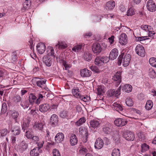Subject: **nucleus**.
<instances>
[{"mask_svg": "<svg viewBox=\"0 0 156 156\" xmlns=\"http://www.w3.org/2000/svg\"><path fill=\"white\" fill-rule=\"evenodd\" d=\"M20 105L24 109H26L29 106V102L26 100L23 101L21 102Z\"/></svg>", "mask_w": 156, "mask_h": 156, "instance_id": "nucleus-40", "label": "nucleus"}, {"mask_svg": "<svg viewBox=\"0 0 156 156\" xmlns=\"http://www.w3.org/2000/svg\"><path fill=\"white\" fill-rule=\"evenodd\" d=\"M135 51L136 53L141 57H144L145 55V51L144 48L140 44H138L136 45Z\"/></svg>", "mask_w": 156, "mask_h": 156, "instance_id": "nucleus-8", "label": "nucleus"}, {"mask_svg": "<svg viewBox=\"0 0 156 156\" xmlns=\"http://www.w3.org/2000/svg\"><path fill=\"white\" fill-rule=\"evenodd\" d=\"M135 14V10L134 9L132 3L130 2L129 3L126 15L128 16H132Z\"/></svg>", "mask_w": 156, "mask_h": 156, "instance_id": "nucleus-14", "label": "nucleus"}, {"mask_svg": "<svg viewBox=\"0 0 156 156\" xmlns=\"http://www.w3.org/2000/svg\"><path fill=\"white\" fill-rule=\"evenodd\" d=\"M109 61L108 57L107 56H97L95 59V64L100 66L103 65V64L107 63Z\"/></svg>", "mask_w": 156, "mask_h": 156, "instance_id": "nucleus-3", "label": "nucleus"}, {"mask_svg": "<svg viewBox=\"0 0 156 156\" xmlns=\"http://www.w3.org/2000/svg\"><path fill=\"white\" fill-rule=\"evenodd\" d=\"M10 130L15 135H19L20 133V127L16 125H12L10 128Z\"/></svg>", "mask_w": 156, "mask_h": 156, "instance_id": "nucleus-22", "label": "nucleus"}, {"mask_svg": "<svg viewBox=\"0 0 156 156\" xmlns=\"http://www.w3.org/2000/svg\"><path fill=\"white\" fill-rule=\"evenodd\" d=\"M115 125L118 126H122L127 123V121L125 119L119 118L116 119L114 122Z\"/></svg>", "mask_w": 156, "mask_h": 156, "instance_id": "nucleus-13", "label": "nucleus"}, {"mask_svg": "<svg viewBox=\"0 0 156 156\" xmlns=\"http://www.w3.org/2000/svg\"><path fill=\"white\" fill-rule=\"evenodd\" d=\"M56 46H58V48L61 49H64L67 47V44L63 42H58V43L56 45Z\"/></svg>", "mask_w": 156, "mask_h": 156, "instance_id": "nucleus-43", "label": "nucleus"}, {"mask_svg": "<svg viewBox=\"0 0 156 156\" xmlns=\"http://www.w3.org/2000/svg\"><path fill=\"white\" fill-rule=\"evenodd\" d=\"M79 132L83 136H85V139L84 142L85 143L86 142L87 140V138L88 135V131L87 129L84 127L80 128L79 129Z\"/></svg>", "mask_w": 156, "mask_h": 156, "instance_id": "nucleus-18", "label": "nucleus"}, {"mask_svg": "<svg viewBox=\"0 0 156 156\" xmlns=\"http://www.w3.org/2000/svg\"><path fill=\"white\" fill-rule=\"evenodd\" d=\"M105 93L104 87L103 86H99L97 88L98 94L101 95Z\"/></svg>", "mask_w": 156, "mask_h": 156, "instance_id": "nucleus-50", "label": "nucleus"}, {"mask_svg": "<svg viewBox=\"0 0 156 156\" xmlns=\"http://www.w3.org/2000/svg\"><path fill=\"white\" fill-rule=\"evenodd\" d=\"M147 8L150 11L154 12L156 10V6L154 1L152 0H149L147 2Z\"/></svg>", "mask_w": 156, "mask_h": 156, "instance_id": "nucleus-9", "label": "nucleus"}, {"mask_svg": "<svg viewBox=\"0 0 156 156\" xmlns=\"http://www.w3.org/2000/svg\"><path fill=\"white\" fill-rule=\"evenodd\" d=\"M30 131L31 130L30 129L26 130L25 135V136L29 139H30L32 136H33Z\"/></svg>", "mask_w": 156, "mask_h": 156, "instance_id": "nucleus-51", "label": "nucleus"}, {"mask_svg": "<svg viewBox=\"0 0 156 156\" xmlns=\"http://www.w3.org/2000/svg\"><path fill=\"white\" fill-rule=\"evenodd\" d=\"M36 48L39 54H41L45 51L46 47L43 43H40L37 44Z\"/></svg>", "mask_w": 156, "mask_h": 156, "instance_id": "nucleus-20", "label": "nucleus"}, {"mask_svg": "<svg viewBox=\"0 0 156 156\" xmlns=\"http://www.w3.org/2000/svg\"><path fill=\"white\" fill-rule=\"evenodd\" d=\"M31 139H32L33 142L35 144L37 143V142L40 140L39 137L37 136H33Z\"/></svg>", "mask_w": 156, "mask_h": 156, "instance_id": "nucleus-61", "label": "nucleus"}, {"mask_svg": "<svg viewBox=\"0 0 156 156\" xmlns=\"http://www.w3.org/2000/svg\"><path fill=\"white\" fill-rule=\"evenodd\" d=\"M122 135L128 141H133L135 138L134 134L132 132L128 130L123 131Z\"/></svg>", "mask_w": 156, "mask_h": 156, "instance_id": "nucleus-4", "label": "nucleus"}, {"mask_svg": "<svg viewBox=\"0 0 156 156\" xmlns=\"http://www.w3.org/2000/svg\"><path fill=\"white\" fill-rule=\"evenodd\" d=\"M64 139V136L62 133H58L55 135V141L56 143H61Z\"/></svg>", "mask_w": 156, "mask_h": 156, "instance_id": "nucleus-17", "label": "nucleus"}, {"mask_svg": "<svg viewBox=\"0 0 156 156\" xmlns=\"http://www.w3.org/2000/svg\"><path fill=\"white\" fill-rule=\"evenodd\" d=\"M69 113L66 110H63L60 114V116L62 118L69 119Z\"/></svg>", "mask_w": 156, "mask_h": 156, "instance_id": "nucleus-31", "label": "nucleus"}, {"mask_svg": "<svg viewBox=\"0 0 156 156\" xmlns=\"http://www.w3.org/2000/svg\"><path fill=\"white\" fill-rule=\"evenodd\" d=\"M112 156H120V153L119 149L114 148L112 150Z\"/></svg>", "mask_w": 156, "mask_h": 156, "instance_id": "nucleus-46", "label": "nucleus"}, {"mask_svg": "<svg viewBox=\"0 0 156 156\" xmlns=\"http://www.w3.org/2000/svg\"><path fill=\"white\" fill-rule=\"evenodd\" d=\"M92 54L89 52H85L83 57L84 59L87 61L89 62L92 59Z\"/></svg>", "mask_w": 156, "mask_h": 156, "instance_id": "nucleus-36", "label": "nucleus"}, {"mask_svg": "<svg viewBox=\"0 0 156 156\" xmlns=\"http://www.w3.org/2000/svg\"><path fill=\"white\" fill-rule=\"evenodd\" d=\"M153 106V103L151 100L148 101L145 105L146 109L148 110H150L152 107Z\"/></svg>", "mask_w": 156, "mask_h": 156, "instance_id": "nucleus-44", "label": "nucleus"}, {"mask_svg": "<svg viewBox=\"0 0 156 156\" xmlns=\"http://www.w3.org/2000/svg\"><path fill=\"white\" fill-rule=\"evenodd\" d=\"M53 156H61L59 151L56 149H54L52 151Z\"/></svg>", "mask_w": 156, "mask_h": 156, "instance_id": "nucleus-55", "label": "nucleus"}, {"mask_svg": "<svg viewBox=\"0 0 156 156\" xmlns=\"http://www.w3.org/2000/svg\"><path fill=\"white\" fill-rule=\"evenodd\" d=\"M81 76L82 77H88L90 76L92 73L90 70L84 69L80 71Z\"/></svg>", "mask_w": 156, "mask_h": 156, "instance_id": "nucleus-24", "label": "nucleus"}, {"mask_svg": "<svg viewBox=\"0 0 156 156\" xmlns=\"http://www.w3.org/2000/svg\"><path fill=\"white\" fill-rule=\"evenodd\" d=\"M141 152H144L147 151L149 148V146L148 145L145 143H144L141 144Z\"/></svg>", "mask_w": 156, "mask_h": 156, "instance_id": "nucleus-48", "label": "nucleus"}, {"mask_svg": "<svg viewBox=\"0 0 156 156\" xmlns=\"http://www.w3.org/2000/svg\"><path fill=\"white\" fill-rule=\"evenodd\" d=\"M121 72L118 71L113 76L112 79L115 83L116 86H118L121 82Z\"/></svg>", "mask_w": 156, "mask_h": 156, "instance_id": "nucleus-6", "label": "nucleus"}, {"mask_svg": "<svg viewBox=\"0 0 156 156\" xmlns=\"http://www.w3.org/2000/svg\"><path fill=\"white\" fill-rule=\"evenodd\" d=\"M60 62L61 63H62V65L65 68V69L66 70H68V69L71 67V64H68L66 61L63 59H61Z\"/></svg>", "mask_w": 156, "mask_h": 156, "instance_id": "nucleus-38", "label": "nucleus"}, {"mask_svg": "<svg viewBox=\"0 0 156 156\" xmlns=\"http://www.w3.org/2000/svg\"><path fill=\"white\" fill-rule=\"evenodd\" d=\"M50 108L49 105L48 104H43L39 106V110L42 112H47Z\"/></svg>", "mask_w": 156, "mask_h": 156, "instance_id": "nucleus-23", "label": "nucleus"}, {"mask_svg": "<svg viewBox=\"0 0 156 156\" xmlns=\"http://www.w3.org/2000/svg\"><path fill=\"white\" fill-rule=\"evenodd\" d=\"M35 79L36 84L39 87L45 89L46 87V80L43 78H40L38 77H35Z\"/></svg>", "mask_w": 156, "mask_h": 156, "instance_id": "nucleus-7", "label": "nucleus"}, {"mask_svg": "<svg viewBox=\"0 0 156 156\" xmlns=\"http://www.w3.org/2000/svg\"><path fill=\"white\" fill-rule=\"evenodd\" d=\"M118 55V50L116 48H114L112 50L109 55L108 60H113L117 57Z\"/></svg>", "mask_w": 156, "mask_h": 156, "instance_id": "nucleus-16", "label": "nucleus"}, {"mask_svg": "<svg viewBox=\"0 0 156 156\" xmlns=\"http://www.w3.org/2000/svg\"><path fill=\"white\" fill-rule=\"evenodd\" d=\"M150 64L152 66L156 68V58L152 57L149 61Z\"/></svg>", "mask_w": 156, "mask_h": 156, "instance_id": "nucleus-49", "label": "nucleus"}, {"mask_svg": "<svg viewBox=\"0 0 156 156\" xmlns=\"http://www.w3.org/2000/svg\"><path fill=\"white\" fill-rule=\"evenodd\" d=\"M90 124L91 127L95 128L98 127L100 123L96 120H93L90 122Z\"/></svg>", "mask_w": 156, "mask_h": 156, "instance_id": "nucleus-33", "label": "nucleus"}, {"mask_svg": "<svg viewBox=\"0 0 156 156\" xmlns=\"http://www.w3.org/2000/svg\"><path fill=\"white\" fill-rule=\"evenodd\" d=\"M122 90L127 93H129L132 90V87L129 84H126L123 86Z\"/></svg>", "mask_w": 156, "mask_h": 156, "instance_id": "nucleus-30", "label": "nucleus"}, {"mask_svg": "<svg viewBox=\"0 0 156 156\" xmlns=\"http://www.w3.org/2000/svg\"><path fill=\"white\" fill-rule=\"evenodd\" d=\"M115 5V2L113 1H110L106 3L105 8L108 10H112L114 8Z\"/></svg>", "mask_w": 156, "mask_h": 156, "instance_id": "nucleus-26", "label": "nucleus"}, {"mask_svg": "<svg viewBox=\"0 0 156 156\" xmlns=\"http://www.w3.org/2000/svg\"><path fill=\"white\" fill-rule=\"evenodd\" d=\"M72 92L73 95L75 97L79 96L80 97V96L79 90L77 88L72 89Z\"/></svg>", "mask_w": 156, "mask_h": 156, "instance_id": "nucleus-45", "label": "nucleus"}, {"mask_svg": "<svg viewBox=\"0 0 156 156\" xmlns=\"http://www.w3.org/2000/svg\"><path fill=\"white\" fill-rule=\"evenodd\" d=\"M121 86L119 87L118 89L115 91V90L114 94L115 96L117 97L120 94V90H121Z\"/></svg>", "mask_w": 156, "mask_h": 156, "instance_id": "nucleus-63", "label": "nucleus"}, {"mask_svg": "<svg viewBox=\"0 0 156 156\" xmlns=\"http://www.w3.org/2000/svg\"><path fill=\"white\" fill-rule=\"evenodd\" d=\"M148 39L147 36L136 37V40L138 41H141Z\"/></svg>", "mask_w": 156, "mask_h": 156, "instance_id": "nucleus-54", "label": "nucleus"}, {"mask_svg": "<svg viewBox=\"0 0 156 156\" xmlns=\"http://www.w3.org/2000/svg\"><path fill=\"white\" fill-rule=\"evenodd\" d=\"M127 37L125 33H122L119 37V42L122 45H125L127 43Z\"/></svg>", "mask_w": 156, "mask_h": 156, "instance_id": "nucleus-15", "label": "nucleus"}, {"mask_svg": "<svg viewBox=\"0 0 156 156\" xmlns=\"http://www.w3.org/2000/svg\"><path fill=\"white\" fill-rule=\"evenodd\" d=\"M70 142L72 146H74L77 143L78 140L75 134H72L70 138Z\"/></svg>", "mask_w": 156, "mask_h": 156, "instance_id": "nucleus-28", "label": "nucleus"}, {"mask_svg": "<svg viewBox=\"0 0 156 156\" xmlns=\"http://www.w3.org/2000/svg\"><path fill=\"white\" fill-rule=\"evenodd\" d=\"M149 75L152 78H154L156 77V73L153 69H151L149 70Z\"/></svg>", "mask_w": 156, "mask_h": 156, "instance_id": "nucleus-52", "label": "nucleus"}, {"mask_svg": "<svg viewBox=\"0 0 156 156\" xmlns=\"http://www.w3.org/2000/svg\"><path fill=\"white\" fill-rule=\"evenodd\" d=\"M86 121V119L84 117H82L75 122V124L78 126H80L85 122Z\"/></svg>", "mask_w": 156, "mask_h": 156, "instance_id": "nucleus-42", "label": "nucleus"}, {"mask_svg": "<svg viewBox=\"0 0 156 156\" xmlns=\"http://www.w3.org/2000/svg\"><path fill=\"white\" fill-rule=\"evenodd\" d=\"M80 98L85 102H86L89 100L90 97L87 96H80Z\"/></svg>", "mask_w": 156, "mask_h": 156, "instance_id": "nucleus-59", "label": "nucleus"}, {"mask_svg": "<svg viewBox=\"0 0 156 156\" xmlns=\"http://www.w3.org/2000/svg\"><path fill=\"white\" fill-rule=\"evenodd\" d=\"M7 106L5 102L3 103L2 105V109L0 115H1L5 114L7 112Z\"/></svg>", "mask_w": 156, "mask_h": 156, "instance_id": "nucleus-39", "label": "nucleus"}, {"mask_svg": "<svg viewBox=\"0 0 156 156\" xmlns=\"http://www.w3.org/2000/svg\"><path fill=\"white\" fill-rule=\"evenodd\" d=\"M29 125L27 124L25 122H24L23 121L22 123V130L24 132L25 130L27 129Z\"/></svg>", "mask_w": 156, "mask_h": 156, "instance_id": "nucleus-58", "label": "nucleus"}, {"mask_svg": "<svg viewBox=\"0 0 156 156\" xmlns=\"http://www.w3.org/2000/svg\"><path fill=\"white\" fill-rule=\"evenodd\" d=\"M115 90H110L108 91L107 93V95L109 97H112L115 96Z\"/></svg>", "mask_w": 156, "mask_h": 156, "instance_id": "nucleus-62", "label": "nucleus"}, {"mask_svg": "<svg viewBox=\"0 0 156 156\" xmlns=\"http://www.w3.org/2000/svg\"><path fill=\"white\" fill-rule=\"evenodd\" d=\"M123 54L119 55L118 57V63L119 65L121 64L122 61V64L123 66H127L129 65L131 59V56L129 54L125 55L123 58Z\"/></svg>", "mask_w": 156, "mask_h": 156, "instance_id": "nucleus-1", "label": "nucleus"}, {"mask_svg": "<svg viewBox=\"0 0 156 156\" xmlns=\"http://www.w3.org/2000/svg\"><path fill=\"white\" fill-rule=\"evenodd\" d=\"M9 113L12 115V118L15 120V122H17V118L19 115L18 112L13 110L10 111Z\"/></svg>", "mask_w": 156, "mask_h": 156, "instance_id": "nucleus-29", "label": "nucleus"}, {"mask_svg": "<svg viewBox=\"0 0 156 156\" xmlns=\"http://www.w3.org/2000/svg\"><path fill=\"white\" fill-rule=\"evenodd\" d=\"M9 132L7 129H4L0 130V138L6 136Z\"/></svg>", "mask_w": 156, "mask_h": 156, "instance_id": "nucleus-41", "label": "nucleus"}, {"mask_svg": "<svg viewBox=\"0 0 156 156\" xmlns=\"http://www.w3.org/2000/svg\"><path fill=\"white\" fill-rule=\"evenodd\" d=\"M28 144L24 140H23L18 146V150L21 153H23L28 148Z\"/></svg>", "mask_w": 156, "mask_h": 156, "instance_id": "nucleus-12", "label": "nucleus"}, {"mask_svg": "<svg viewBox=\"0 0 156 156\" xmlns=\"http://www.w3.org/2000/svg\"><path fill=\"white\" fill-rule=\"evenodd\" d=\"M137 136L140 141H144L146 139L145 134L142 131L139 132L137 133Z\"/></svg>", "mask_w": 156, "mask_h": 156, "instance_id": "nucleus-37", "label": "nucleus"}, {"mask_svg": "<svg viewBox=\"0 0 156 156\" xmlns=\"http://www.w3.org/2000/svg\"><path fill=\"white\" fill-rule=\"evenodd\" d=\"M41 152V150L39 147H35L30 151V154L31 156H38Z\"/></svg>", "mask_w": 156, "mask_h": 156, "instance_id": "nucleus-25", "label": "nucleus"}, {"mask_svg": "<svg viewBox=\"0 0 156 156\" xmlns=\"http://www.w3.org/2000/svg\"><path fill=\"white\" fill-rule=\"evenodd\" d=\"M112 126L109 123H107L102 126L103 131L105 134H110L112 132Z\"/></svg>", "mask_w": 156, "mask_h": 156, "instance_id": "nucleus-10", "label": "nucleus"}, {"mask_svg": "<svg viewBox=\"0 0 156 156\" xmlns=\"http://www.w3.org/2000/svg\"><path fill=\"white\" fill-rule=\"evenodd\" d=\"M37 97L36 96L33 94H30L29 96V102L30 105H33L34 103H35V101L37 100Z\"/></svg>", "mask_w": 156, "mask_h": 156, "instance_id": "nucleus-35", "label": "nucleus"}, {"mask_svg": "<svg viewBox=\"0 0 156 156\" xmlns=\"http://www.w3.org/2000/svg\"><path fill=\"white\" fill-rule=\"evenodd\" d=\"M54 50L53 48L50 49V51L46 55L44 56L43 58L44 63L47 66L50 67L52 64V59L51 56H53L55 58Z\"/></svg>", "mask_w": 156, "mask_h": 156, "instance_id": "nucleus-2", "label": "nucleus"}, {"mask_svg": "<svg viewBox=\"0 0 156 156\" xmlns=\"http://www.w3.org/2000/svg\"><path fill=\"white\" fill-rule=\"evenodd\" d=\"M84 47L83 44H77L72 48L73 51L75 52H78L80 51L81 49Z\"/></svg>", "mask_w": 156, "mask_h": 156, "instance_id": "nucleus-32", "label": "nucleus"}, {"mask_svg": "<svg viewBox=\"0 0 156 156\" xmlns=\"http://www.w3.org/2000/svg\"><path fill=\"white\" fill-rule=\"evenodd\" d=\"M126 103L127 106L129 107L132 106L133 105V102L132 99L130 98H127L126 101Z\"/></svg>", "mask_w": 156, "mask_h": 156, "instance_id": "nucleus-53", "label": "nucleus"}, {"mask_svg": "<svg viewBox=\"0 0 156 156\" xmlns=\"http://www.w3.org/2000/svg\"><path fill=\"white\" fill-rule=\"evenodd\" d=\"M88 150L86 148L82 147L80 150V152L82 154H87L88 153Z\"/></svg>", "mask_w": 156, "mask_h": 156, "instance_id": "nucleus-56", "label": "nucleus"}, {"mask_svg": "<svg viewBox=\"0 0 156 156\" xmlns=\"http://www.w3.org/2000/svg\"><path fill=\"white\" fill-rule=\"evenodd\" d=\"M31 117L28 116H27L25 119H24L23 120V121L24 122H25L26 123L29 125V124H30L31 121Z\"/></svg>", "mask_w": 156, "mask_h": 156, "instance_id": "nucleus-64", "label": "nucleus"}, {"mask_svg": "<svg viewBox=\"0 0 156 156\" xmlns=\"http://www.w3.org/2000/svg\"><path fill=\"white\" fill-rule=\"evenodd\" d=\"M104 143L102 139L100 138H98L94 144V147L98 149H101L103 146Z\"/></svg>", "mask_w": 156, "mask_h": 156, "instance_id": "nucleus-19", "label": "nucleus"}, {"mask_svg": "<svg viewBox=\"0 0 156 156\" xmlns=\"http://www.w3.org/2000/svg\"><path fill=\"white\" fill-rule=\"evenodd\" d=\"M58 122V116L53 114L51 116L50 119V122L51 125L53 127L57 126Z\"/></svg>", "mask_w": 156, "mask_h": 156, "instance_id": "nucleus-11", "label": "nucleus"}, {"mask_svg": "<svg viewBox=\"0 0 156 156\" xmlns=\"http://www.w3.org/2000/svg\"><path fill=\"white\" fill-rule=\"evenodd\" d=\"M30 1L29 0H25L23 3V8L26 10L29 9L30 5Z\"/></svg>", "mask_w": 156, "mask_h": 156, "instance_id": "nucleus-47", "label": "nucleus"}, {"mask_svg": "<svg viewBox=\"0 0 156 156\" xmlns=\"http://www.w3.org/2000/svg\"><path fill=\"white\" fill-rule=\"evenodd\" d=\"M21 100V98L20 95H16L13 98V101L15 103H18L20 102Z\"/></svg>", "mask_w": 156, "mask_h": 156, "instance_id": "nucleus-57", "label": "nucleus"}, {"mask_svg": "<svg viewBox=\"0 0 156 156\" xmlns=\"http://www.w3.org/2000/svg\"><path fill=\"white\" fill-rule=\"evenodd\" d=\"M112 107L113 109L119 112L122 111L123 109L122 106L120 104L116 103H114L112 105Z\"/></svg>", "mask_w": 156, "mask_h": 156, "instance_id": "nucleus-27", "label": "nucleus"}, {"mask_svg": "<svg viewBox=\"0 0 156 156\" xmlns=\"http://www.w3.org/2000/svg\"><path fill=\"white\" fill-rule=\"evenodd\" d=\"M92 49L93 52L96 55H98L101 52L103 48L99 43H94L92 46Z\"/></svg>", "mask_w": 156, "mask_h": 156, "instance_id": "nucleus-5", "label": "nucleus"}, {"mask_svg": "<svg viewBox=\"0 0 156 156\" xmlns=\"http://www.w3.org/2000/svg\"><path fill=\"white\" fill-rule=\"evenodd\" d=\"M44 124L41 122H36L33 126L34 129L37 131H42Z\"/></svg>", "mask_w": 156, "mask_h": 156, "instance_id": "nucleus-21", "label": "nucleus"}, {"mask_svg": "<svg viewBox=\"0 0 156 156\" xmlns=\"http://www.w3.org/2000/svg\"><path fill=\"white\" fill-rule=\"evenodd\" d=\"M44 143V141L40 139L39 141L37 142V143H36V144H37L38 147H39V149L40 150V149L43 146Z\"/></svg>", "mask_w": 156, "mask_h": 156, "instance_id": "nucleus-60", "label": "nucleus"}, {"mask_svg": "<svg viewBox=\"0 0 156 156\" xmlns=\"http://www.w3.org/2000/svg\"><path fill=\"white\" fill-rule=\"evenodd\" d=\"M45 97V96L44 95H43L41 93H39L37 95V99L35 101V103L37 105H39Z\"/></svg>", "mask_w": 156, "mask_h": 156, "instance_id": "nucleus-34", "label": "nucleus"}]
</instances>
